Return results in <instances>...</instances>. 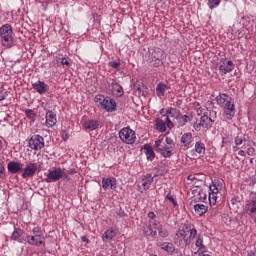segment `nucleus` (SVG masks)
Wrapping results in <instances>:
<instances>
[{"instance_id":"b1692460","label":"nucleus","mask_w":256,"mask_h":256,"mask_svg":"<svg viewBox=\"0 0 256 256\" xmlns=\"http://www.w3.org/2000/svg\"><path fill=\"white\" fill-rule=\"evenodd\" d=\"M84 127L87 131H95V129H99V121L97 120L85 121Z\"/></svg>"},{"instance_id":"774afa93","label":"nucleus","mask_w":256,"mask_h":256,"mask_svg":"<svg viewBox=\"0 0 256 256\" xmlns=\"http://www.w3.org/2000/svg\"><path fill=\"white\" fill-rule=\"evenodd\" d=\"M247 256H255V252L249 251L248 254H247Z\"/></svg>"},{"instance_id":"f8f14e48","label":"nucleus","mask_w":256,"mask_h":256,"mask_svg":"<svg viewBox=\"0 0 256 256\" xmlns=\"http://www.w3.org/2000/svg\"><path fill=\"white\" fill-rule=\"evenodd\" d=\"M101 109H104V111H108L109 113H113V111L117 109V103L112 98L106 97L102 102Z\"/></svg>"},{"instance_id":"cd10ccee","label":"nucleus","mask_w":256,"mask_h":256,"mask_svg":"<svg viewBox=\"0 0 256 256\" xmlns=\"http://www.w3.org/2000/svg\"><path fill=\"white\" fill-rule=\"evenodd\" d=\"M223 189V182L221 180H214L212 185H210L211 193H219Z\"/></svg>"},{"instance_id":"603ef678","label":"nucleus","mask_w":256,"mask_h":256,"mask_svg":"<svg viewBox=\"0 0 256 256\" xmlns=\"http://www.w3.org/2000/svg\"><path fill=\"white\" fill-rule=\"evenodd\" d=\"M235 143L236 145H243V138L241 135L240 136L238 135L235 137Z\"/></svg>"},{"instance_id":"8fccbe9b","label":"nucleus","mask_w":256,"mask_h":256,"mask_svg":"<svg viewBox=\"0 0 256 256\" xmlns=\"http://www.w3.org/2000/svg\"><path fill=\"white\" fill-rule=\"evenodd\" d=\"M110 67H112V69H119V67H121V63L117 62V61H112L109 63Z\"/></svg>"},{"instance_id":"aec40b11","label":"nucleus","mask_w":256,"mask_h":256,"mask_svg":"<svg viewBox=\"0 0 256 256\" xmlns=\"http://www.w3.org/2000/svg\"><path fill=\"white\" fill-rule=\"evenodd\" d=\"M141 183L144 191H147V189H149L151 187V184L153 183V176L151 174L143 175Z\"/></svg>"},{"instance_id":"f704fd0d","label":"nucleus","mask_w":256,"mask_h":256,"mask_svg":"<svg viewBox=\"0 0 256 256\" xmlns=\"http://www.w3.org/2000/svg\"><path fill=\"white\" fill-rule=\"evenodd\" d=\"M157 232L158 237H160L161 239H167V237H169V230H167V228L163 226L158 228Z\"/></svg>"},{"instance_id":"bf43d9fd","label":"nucleus","mask_w":256,"mask_h":256,"mask_svg":"<svg viewBox=\"0 0 256 256\" xmlns=\"http://www.w3.org/2000/svg\"><path fill=\"white\" fill-rule=\"evenodd\" d=\"M54 65H57V67H61V58H56L53 60Z\"/></svg>"},{"instance_id":"680f3d73","label":"nucleus","mask_w":256,"mask_h":256,"mask_svg":"<svg viewBox=\"0 0 256 256\" xmlns=\"http://www.w3.org/2000/svg\"><path fill=\"white\" fill-rule=\"evenodd\" d=\"M148 217H149V219H155V217H157V215H155V212H149Z\"/></svg>"},{"instance_id":"37998d69","label":"nucleus","mask_w":256,"mask_h":256,"mask_svg":"<svg viewBox=\"0 0 256 256\" xmlns=\"http://www.w3.org/2000/svg\"><path fill=\"white\" fill-rule=\"evenodd\" d=\"M166 199H168V201H170V203H172V205L174 207H177V198H175V196L171 195V192H169L167 195H166Z\"/></svg>"},{"instance_id":"7c9ffc66","label":"nucleus","mask_w":256,"mask_h":256,"mask_svg":"<svg viewBox=\"0 0 256 256\" xmlns=\"http://www.w3.org/2000/svg\"><path fill=\"white\" fill-rule=\"evenodd\" d=\"M193 141V134L191 133H185L181 137V143L184 145V147H187L188 145H191V142Z\"/></svg>"},{"instance_id":"2eb2a0df","label":"nucleus","mask_w":256,"mask_h":256,"mask_svg":"<svg viewBox=\"0 0 256 256\" xmlns=\"http://www.w3.org/2000/svg\"><path fill=\"white\" fill-rule=\"evenodd\" d=\"M157 247H160V249H162V251H166V253H177V250L175 249V245H173V243L171 242H160L158 241L156 243Z\"/></svg>"},{"instance_id":"423d86ee","label":"nucleus","mask_w":256,"mask_h":256,"mask_svg":"<svg viewBox=\"0 0 256 256\" xmlns=\"http://www.w3.org/2000/svg\"><path fill=\"white\" fill-rule=\"evenodd\" d=\"M29 147L34 151H39L45 147V139L41 135H33L29 140Z\"/></svg>"},{"instance_id":"13d9d810","label":"nucleus","mask_w":256,"mask_h":256,"mask_svg":"<svg viewBox=\"0 0 256 256\" xmlns=\"http://www.w3.org/2000/svg\"><path fill=\"white\" fill-rule=\"evenodd\" d=\"M238 202H239V197H237V196H234V197L230 200V203H231L232 205H236Z\"/></svg>"},{"instance_id":"ddd939ff","label":"nucleus","mask_w":256,"mask_h":256,"mask_svg":"<svg viewBox=\"0 0 256 256\" xmlns=\"http://www.w3.org/2000/svg\"><path fill=\"white\" fill-rule=\"evenodd\" d=\"M37 173V164L30 162L26 164L24 171L22 173L23 179H27V177H33Z\"/></svg>"},{"instance_id":"1a4fd4ad","label":"nucleus","mask_w":256,"mask_h":256,"mask_svg":"<svg viewBox=\"0 0 256 256\" xmlns=\"http://www.w3.org/2000/svg\"><path fill=\"white\" fill-rule=\"evenodd\" d=\"M45 237L40 235H26V241L28 245H32L33 247H41L43 245V241Z\"/></svg>"},{"instance_id":"052dcab7","label":"nucleus","mask_w":256,"mask_h":256,"mask_svg":"<svg viewBox=\"0 0 256 256\" xmlns=\"http://www.w3.org/2000/svg\"><path fill=\"white\" fill-rule=\"evenodd\" d=\"M240 136L242 137V142L247 143V141H249V135L245 134Z\"/></svg>"},{"instance_id":"69168bd1","label":"nucleus","mask_w":256,"mask_h":256,"mask_svg":"<svg viewBox=\"0 0 256 256\" xmlns=\"http://www.w3.org/2000/svg\"><path fill=\"white\" fill-rule=\"evenodd\" d=\"M194 179H195V176H193V175H188V177H187L188 181H194Z\"/></svg>"},{"instance_id":"f3484780","label":"nucleus","mask_w":256,"mask_h":256,"mask_svg":"<svg viewBox=\"0 0 256 256\" xmlns=\"http://www.w3.org/2000/svg\"><path fill=\"white\" fill-rule=\"evenodd\" d=\"M213 123H215V120H212L211 117L207 115V112H204L203 116L200 118L199 125L205 129H210V127H213Z\"/></svg>"},{"instance_id":"c85d7f7f","label":"nucleus","mask_w":256,"mask_h":256,"mask_svg":"<svg viewBox=\"0 0 256 256\" xmlns=\"http://www.w3.org/2000/svg\"><path fill=\"white\" fill-rule=\"evenodd\" d=\"M106 88L110 93H115V89H119V84L114 79H108L106 81Z\"/></svg>"},{"instance_id":"58836bf2","label":"nucleus","mask_w":256,"mask_h":256,"mask_svg":"<svg viewBox=\"0 0 256 256\" xmlns=\"http://www.w3.org/2000/svg\"><path fill=\"white\" fill-rule=\"evenodd\" d=\"M195 246L198 247V251H202V253L205 251V245H203V238L198 237Z\"/></svg>"},{"instance_id":"3c124183","label":"nucleus","mask_w":256,"mask_h":256,"mask_svg":"<svg viewBox=\"0 0 256 256\" xmlns=\"http://www.w3.org/2000/svg\"><path fill=\"white\" fill-rule=\"evenodd\" d=\"M152 227H153L156 231H158L160 227H163V225H161V223H160L159 221H155V220H154V221L152 222Z\"/></svg>"},{"instance_id":"473e14b6","label":"nucleus","mask_w":256,"mask_h":256,"mask_svg":"<svg viewBox=\"0 0 256 256\" xmlns=\"http://www.w3.org/2000/svg\"><path fill=\"white\" fill-rule=\"evenodd\" d=\"M165 91H167V85L159 83L156 87L158 97H163L165 95Z\"/></svg>"},{"instance_id":"338daca9","label":"nucleus","mask_w":256,"mask_h":256,"mask_svg":"<svg viewBox=\"0 0 256 256\" xmlns=\"http://www.w3.org/2000/svg\"><path fill=\"white\" fill-rule=\"evenodd\" d=\"M75 172V169H70L68 170V175H74Z\"/></svg>"},{"instance_id":"5fc2aeb1","label":"nucleus","mask_w":256,"mask_h":256,"mask_svg":"<svg viewBox=\"0 0 256 256\" xmlns=\"http://www.w3.org/2000/svg\"><path fill=\"white\" fill-rule=\"evenodd\" d=\"M116 214L118 215V217H125V211H123V209L118 208L116 210Z\"/></svg>"},{"instance_id":"0eeeda50","label":"nucleus","mask_w":256,"mask_h":256,"mask_svg":"<svg viewBox=\"0 0 256 256\" xmlns=\"http://www.w3.org/2000/svg\"><path fill=\"white\" fill-rule=\"evenodd\" d=\"M62 175H63V168L61 167L49 170L48 174L46 175V183H57V181L61 179Z\"/></svg>"},{"instance_id":"4be33fe9","label":"nucleus","mask_w":256,"mask_h":256,"mask_svg":"<svg viewBox=\"0 0 256 256\" xmlns=\"http://www.w3.org/2000/svg\"><path fill=\"white\" fill-rule=\"evenodd\" d=\"M164 145H165V135H160L154 144L155 151H157V153H161V151H163Z\"/></svg>"},{"instance_id":"c03bdc74","label":"nucleus","mask_w":256,"mask_h":256,"mask_svg":"<svg viewBox=\"0 0 256 256\" xmlns=\"http://www.w3.org/2000/svg\"><path fill=\"white\" fill-rule=\"evenodd\" d=\"M106 98L107 97H105L103 95H97V96H95L94 101H95V103H99L100 107H102L103 102L105 101Z\"/></svg>"},{"instance_id":"a211bd4d","label":"nucleus","mask_w":256,"mask_h":256,"mask_svg":"<svg viewBox=\"0 0 256 256\" xmlns=\"http://www.w3.org/2000/svg\"><path fill=\"white\" fill-rule=\"evenodd\" d=\"M7 169L12 175L21 173V164L19 162L11 161L8 163Z\"/></svg>"},{"instance_id":"4c0bfd02","label":"nucleus","mask_w":256,"mask_h":256,"mask_svg":"<svg viewBox=\"0 0 256 256\" xmlns=\"http://www.w3.org/2000/svg\"><path fill=\"white\" fill-rule=\"evenodd\" d=\"M195 151H196V153H199L200 155L205 153V144L203 142H196Z\"/></svg>"},{"instance_id":"72a5a7b5","label":"nucleus","mask_w":256,"mask_h":256,"mask_svg":"<svg viewBox=\"0 0 256 256\" xmlns=\"http://www.w3.org/2000/svg\"><path fill=\"white\" fill-rule=\"evenodd\" d=\"M180 116H181V111L177 110V108H168V117L179 119Z\"/></svg>"},{"instance_id":"864d4df0","label":"nucleus","mask_w":256,"mask_h":256,"mask_svg":"<svg viewBox=\"0 0 256 256\" xmlns=\"http://www.w3.org/2000/svg\"><path fill=\"white\" fill-rule=\"evenodd\" d=\"M61 179H65L66 181H69V174H67L65 172V168L62 169V175H61Z\"/></svg>"},{"instance_id":"5701e85b","label":"nucleus","mask_w":256,"mask_h":256,"mask_svg":"<svg viewBox=\"0 0 256 256\" xmlns=\"http://www.w3.org/2000/svg\"><path fill=\"white\" fill-rule=\"evenodd\" d=\"M155 129L156 131H160V133H165L167 131V123L160 118H156Z\"/></svg>"},{"instance_id":"39448f33","label":"nucleus","mask_w":256,"mask_h":256,"mask_svg":"<svg viewBox=\"0 0 256 256\" xmlns=\"http://www.w3.org/2000/svg\"><path fill=\"white\" fill-rule=\"evenodd\" d=\"M119 138L123 143H126V145H133L135 143L137 136L135 134V131L129 127L122 128L119 133Z\"/></svg>"},{"instance_id":"4468645a","label":"nucleus","mask_w":256,"mask_h":256,"mask_svg":"<svg viewBox=\"0 0 256 256\" xmlns=\"http://www.w3.org/2000/svg\"><path fill=\"white\" fill-rule=\"evenodd\" d=\"M33 89L40 95H45L49 91V85L43 81H37L32 84Z\"/></svg>"},{"instance_id":"f257e3e1","label":"nucleus","mask_w":256,"mask_h":256,"mask_svg":"<svg viewBox=\"0 0 256 256\" xmlns=\"http://www.w3.org/2000/svg\"><path fill=\"white\" fill-rule=\"evenodd\" d=\"M197 237V229L194 227L191 228V225L184 224L182 229H180L175 237L174 242L176 245H184V247H189L191 245V241Z\"/></svg>"},{"instance_id":"a878e982","label":"nucleus","mask_w":256,"mask_h":256,"mask_svg":"<svg viewBox=\"0 0 256 256\" xmlns=\"http://www.w3.org/2000/svg\"><path fill=\"white\" fill-rule=\"evenodd\" d=\"M144 153L149 161H153L155 159V151L149 144L144 145Z\"/></svg>"},{"instance_id":"6e6d98bb","label":"nucleus","mask_w":256,"mask_h":256,"mask_svg":"<svg viewBox=\"0 0 256 256\" xmlns=\"http://www.w3.org/2000/svg\"><path fill=\"white\" fill-rule=\"evenodd\" d=\"M116 93L121 97L123 95V88L118 84V88H115Z\"/></svg>"},{"instance_id":"09e8293b","label":"nucleus","mask_w":256,"mask_h":256,"mask_svg":"<svg viewBox=\"0 0 256 256\" xmlns=\"http://www.w3.org/2000/svg\"><path fill=\"white\" fill-rule=\"evenodd\" d=\"M5 173V162H3V157L0 156V177H3Z\"/></svg>"},{"instance_id":"e2e57ef3","label":"nucleus","mask_w":256,"mask_h":256,"mask_svg":"<svg viewBox=\"0 0 256 256\" xmlns=\"http://www.w3.org/2000/svg\"><path fill=\"white\" fill-rule=\"evenodd\" d=\"M81 241L82 243H89V239L87 238V236H82Z\"/></svg>"},{"instance_id":"0e129e2a","label":"nucleus","mask_w":256,"mask_h":256,"mask_svg":"<svg viewBox=\"0 0 256 256\" xmlns=\"http://www.w3.org/2000/svg\"><path fill=\"white\" fill-rule=\"evenodd\" d=\"M0 101H5V94L0 92Z\"/></svg>"},{"instance_id":"f03ea898","label":"nucleus","mask_w":256,"mask_h":256,"mask_svg":"<svg viewBox=\"0 0 256 256\" xmlns=\"http://www.w3.org/2000/svg\"><path fill=\"white\" fill-rule=\"evenodd\" d=\"M143 58L152 67H161L163 65V60L165 59V52L161 48L149 49Z\"/></svg>"},{"instance_id":"c9c22d12","label":"nucleus","mask_w":256,"mask_h":256,"mask_svg":"<svg viewBox=\"0 0 256 256\" xmlns=\"http://www.w3.org/2000/svg\"><path fill=\"white\" fill-rule=\"evenodd\" d=\"M60 65L64 69H69L71 67V59L69 57H62V58H60Z\"/></svg>"},{"instance_id":"c756f323","label":"nucleus","mask_w":256,"mask_h":256,"mask_svg":"<svg viewBox=\"0 0 256 256\" xmlns=\"http://www.w3.org/2000/svg\"><path fill=\"white\" fill-rule=\"evenodd\" d=\"M207 209H208L207 206H205L204 204H195L194 205V211L200 217L202 215H205V213H207Z\"/></svg>"},{"instance_id":"79ce46f5","label":"nucleus","mask_w":256,"mask_h":256,"mask_svg":"<svg viewBox=\"0 0 256 256\" xmlns=\"http://www.w3.org/2000/svg\"><path fill=\"white\" fill-rule=\"evenodd\" d=\"M209 203L210 205H217V193L211 192L209 194Z\"/></svg>"},{"instance_id":"393cba45","label":"nucleus","mask_w":256,"mask_h":256,"mask_svg":"<svg viewBox=\"0 0 256 256\" xmlns=\"http://www.w3.org/2000/svg\"><path fill=\"white\" fill-rule=\"evenodd\" d=\"M248 211H249V216L254 221V223H256V200H252L248 204Z\"/></svg>"},{"instance_id":"20e7f679","label":"nucleus","mask_w":256,"mask_h":256,"mask_svg":"<svg viewBox=\"0 0 256 256\" xmlns=\"http://www.w3.org/2000/svg\"><path fill=\"white\" fill-rule=\"evenodd\" d=\"M0 37L3 47H6V49L13 47L15 39L13 38V27H11V25L4 24L0 28Z\"/></svg>"},{"instance_id":"9d476101","label":"nucleus","mask_w":256,"mask_h":256,"mask_svg":"<svg viewBox=\"0 0 256 256\" xmlns=\"http://www.w3.org/2000/svg\"><path fill=\"white\" fill-rule=\"evenodd\" d=\"M102 188L104 191L108 189L115 191V189H117V179H115V177L102 178Z\"/></svg>"},{"instance_id":"6ab92c4d","label":"nucleus","mask_w":256,"mask_h":256,"mask_svg":"<svg viewBox=\"0 0 256 256\" xmlns=\"http://www.w3.org/2000/svg\"><path fill=\"white\" fill-rule=\"evenodd\" d=\"M160 115L165 118V123L169 129H173L175 127V124H173V121H171V118H169V108H162L160 110Z\"/></svg>"},{"instance_id":"6e6552de","label":"nucleus","mask_w":256,"mask_h":256,"mask_svg":"<svg viewBox=\"0 0 256 256\" xmlns=\"http://www.w3.org/2000/svg\"><path fill=\"white\" fill-rule=\"evenodd\" d=\"M235 69V65L233 64V61L227 60V58H221L219 62V71L221 73H224V75H227V73H231Z\"/></svg>"},{"instance_id":"ea45409f","label":"nucleus","mask_w":256,"mask_h":256,"mask_svg":"<svg viewBox=\"0 0 256 256\" xmlns=\"http://www.w3.org/2000/svg\"><path fill=\"white\" fill-rule=\"evenodd\" d=\"M193 107L197 113V115H203V113H205V109H203V107H201V104L199 102H194Z\"/></svg>"},{"instance_id":"de8ad7c7","label":"nucleus","mask_w":256,"mask_h":256,"mask_svg":"<svg viewBox=\"0 0 256 256\" xmlns=\"http://www.w3.org/2000/svg\"><path fill=\"white\" fill-rule=\"evenodd\" d=\"M164 143H165L166 145H169L170 147L175 148V142H173V140H172L171 137L165 136V138H164Z\"/></svg>"},{"instance_id":"e433bc0d","label":"nucleus","mask_w":256,"mask_h":256,"mask_svg":"<svg viewBox=\"0 0 256 256\" xmlns=\"http://www.w3.org/2000/svg\"><path fill=\"white\" fill-rule=\"evenodd\" d=\"M113 237H115V231L107 230V231H105L102 239H103V241H111V239H113Z\"/></svg>"},{"instance_id":"4d7b16f0","label":"nucleus","mask_w":256,"mask_h":256,"mask_svg":"<svg viewBox=\"0 0 256 256\" xmlns=\"http://www.w3.org/2000/svg\"><path fill=\"white\" fill-rule=\"evenodd\" d=\"M247 155H250L251 157H253V155H255V148H248Z\"/></svg>"},{"instance_id":"7ed1b4c3","label":"nucleus","mask_w":256,"mask_h":256,"mask_svg":"<svg viewBox=\"0 0 256 256\" xmlns=\"http://www.w3.org/2000/svg\"><path fill=\"white\" fill-rule=\"evenodd\" d=\"M216 103L222 105L224 108V115L226 119H233L235 117V104L231 102V97L227 94H219L216 97Z\"/></svg>"},{"instance_id":"a19ab883","label":"nucleus","mask_w":256,"mask_h":256,"mask_svg":"<svg viewBox=\"0 0 256 256\" xmlns=\"http://www.w3.org/2000/svg\"><path fill=\"white\" fill-rule=\"evenodd\" d=\"M221 0H208L209 9H215V7H219Z\"/></svg>"},{"instance_id":"2f4dec72","label":"nucleus","mask_w":256,"mask_h":256,"mask_svg":"<svg viewBox=\"0 0 256 256\" xmlns=\"http://www.w3.org/2000/svg\"><path fill=\"white\" fill-rule=\"evenodd\" d=\"M177 121H178L179 127H183L184 125H187V123H189V121H191V117L188 115L180 114L179 118H177Z\"/></svg>"},{"instance_id":"bb28decb","label":"nucleus","mask_w":256,"mask_h":256,"mask_svg":"<svg viewBox=\"0 0 256 256\" xmlns=\"http://www.w3.org/2000/svg\"><path fill=\"white\" fill-rule=\"evenodd\" d=\"M173 146H169V144H165L162 148V151L160 152V155H162V157L168 158L171 157L173 155Z\"/></svg>"},{"instance_id":"412c9836","label":"nucleus","mask_w":256,"mask_h":256,"mask_svg":"<svg viewBox=\"0 0 256 256\" xmlns=\"http://www.w3.org/2000/svg\"><path fill=\"white\" fill-rule=\"evenodd\" d=\"M142 231L146 237H157V231H153V227L151 226V222L146 223L142 227Z\"/></svg>"},{"instance_id":"a18cd8bd","label":"nucleus","mask_w":256,"mask_h":256,"mask_svg":"<svg viewBox=\"0 0 256 256\" xmlns=\"http://www.w3.org/2000/svg\"><path fill=\"white\" fill-rule=\"evenodd\" d=\"M25 115H26V117H28V119H35L37 117L35 112L31 109L25 110Z\"/></svg>"},{"instance_id":"dca6fc26","label":"nucleus","mask_w":256,"mask_h":256,"mask_svg":"<svg viewBox=\"0 0 256 256\" xmlns=\"http://www.w3.org/2000/svg\"><path fill=\"white\" fill-rule=\"evenodd\" d=\"M24 235L25 231L20 228H16L12 233L11 239L12 241H19V243H25L26 238L23 237Z\"/></svg>"},{"instance_id":"49530a36","label":"nucleus","mask_w":256,"mask_h":256,"mask_svg":"<svg viewBox=\"0 0 256 256\" xmlns=\"http://www.w3.org/2000/svg\"><path fill=\"white\" fill-rule=\"evenodd\" d=\"M33 235H39L40 237H43V230H41V227L36 226L32 229Z\"/></svg>"},{"instance_id":"9b49d317","label":"nucleus","mask_w":256,"mask_h":256,"mask_svg":"<svg viewBox=\"0 0 256 256\" xmlns=\"http://www.w3.org/2000/svg\"><path fill=\"white\" fill-rule=\"evenodd\" d=\"M45 126L48 128L55 127L57 125V114L51 110H46Z\"/></svg>"}]
</instances>
